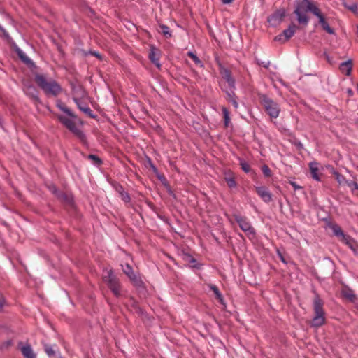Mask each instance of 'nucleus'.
<instances>
[{
    "mask_svg": "<svg viewBox=\"0 0 358 358\" xmlns=\"http://www.w3.org/2000/svg\"><path fill=\"white\" fill-rule=\"evenodd\" d=\"M317 6L310 0H301L296 4L294 13L297 17V21L300 24L307 25L309 19L306 15L307 12H310L313 15L318 11Z\"/></svg>",
    "mask_w": 358,
    "mask_h": 358,
    "instance_id": "1",
    "label": "nucleus"
},
{
    "mask_svg": "<svg viewBox=\"0 0 358 358\" xmlns=\"http://www.w3.org/2000/svg\"><path fill=\"white\" fill-rule=\"evenodd\" d=\"M38 87L48 96H57L62 92V87L54 79L48 78L44 75L38 74L35 77Z\"/></svg>",
    "mask_w": 358,
    "mask_h": 358,
    "instance_id": "2",
    "label": "nucleus"
},
{
    "mask_svg": "<svg viewBox=\"0 0 358 358\" xmlns=\"http://www.w3.org/2000/svg\"><path fill=\"white\" fill-rule=\"evenodd\" d=\"M58 119L62 124H64L69 131H71L81 141H85V136L83 132L77 127L76 122L78 120L76 115H58Z\"/></svg>",
    "mask_w": 358,
    "mask_h": 358,
    "instance_id": "3",
    "label": "nucleus"
},
{
    "mask_svg": "<svg viewBox=\"0 0 358 358\" xmlns=\"http://www.w3.org/2000/svg\"><path fill=\"white\" fill-rule=\"evenodd\" d=\"M314 317L312 320V326L319 327L325 322L324 311L323 310V301L317 294L313 299Z\"/></svg>",
    "mask_w": 358,
    "mask_h": 358,
    "instance_id": "4",
    "label": "nucleus"
},
{
    "mask_svg": "<svg viewBox=\"0 0 358 358\" xmlns=\"http://www.w3.org/2000/svg\"><path fill=\"white\" fill-rule=\"evenodd\" d=\"M103 281L107 284L111 292L116 297L122 296V288L119 280L113 274L112 270L106 271V274L103 276Z\"/></svg>",
    "mask_w": 358,
    "mask_h": 358,
    "instance_id": "5",
    "label": "nucleus"
},
{
    "mask_svg": "<svg viewBox=\"0 0 358 358\" xmlns=\"http://www.w3.org/2000/svg\"><path fill=\"white\" fill-rule=\"evenodd\" d=\"M234 219L235 221L238 224L241 229L245 233L250 239H253L255 238V230L252 227L247 217L240 215H235Z\"/></svg>",
    "mask_w": 358,
    "mask_h": 358,
    "instance_id": "6",
    "label": "nucleus"
},
{
    "mask_svg": "<svg viewBox=\"0 0 358 358\" xmlns=\"http://www.w3.org/2000/svg\"><path fill=\"white\" fill-rule=\"evenodd\" d=\"M261 102L266 113L273 118H277L280 113V108L277 103L266 96L261 97Z\"/></svg>",
    "mask_w": 358,
    "mask_h": 358,
    "instance_id": "7",
    "label": "nucleus"
},
{
    "mask_svg": "<svg viewBox=\"0 0 358 358\" xmlns=\"http://www.w3.org/2000/svg\"><path fill=\"white\" fill-rule=\"evenodd\" d=\"M299 29V27L292 23L287 29H285L282 34L278 35L275 37V41L285 43L291 38Z\"/></svg>",
    "mask_w": 358,
    "mask_h": 358,
    "instance_id": "8",
    "label": "nucleus"
},
{
    "mask_svg": "<svg viewBox=\"0 0 358 358\" xmlns=\"http://www.w3.org/2000/svg\"><path fill=\"white\" fill-rule=\"evenodd\" d=\"M71 90L73 101H76L78 99H85L87 97L85 90L78 84L71 83Z\"/></svg>",
    "mask_w": 358,
    "mask_h": 358,
    "instance_id": "9",
    "label": "nucleus"
},
{
    "mask_svg": "<svg viewBox=\"0 0 358 358\" xmlns=\"http://www.w3.org/2000/svg\"><path fill=\"white\" fill-rule=\"evenodd\" d=\"M285 16V9H280L276 10L273 15H271L268 21L272 25L275 26L279 24L283 20Z\"/></svg>",
    "mask_w": 358,
    "mask_h": 358,
    "instance_id": "10",
    "label": "nucleus"
},
{
    "mask_svg": "<svg viewBox=\"0 0 358 358\" xmlns=\"http://www.w3.org/2000/svg\"><path fill=\"white\" fill-rule=\"evenodd\" d=\"M314 15H315L318 18L319 23L320 24V25L322 26V29L324 31H326L329 34H334V29L329 27L328 22H327L324 16L322 13L320 8L318 9V11H316Z\"/></svg>",
    "mask_w": 358,
    "mask_h": 358,
    "instance_id": "11",
    "label": "nucleus"
},
{
    "mask_svg": "<svg viewBox=\"0 0 358 358\" xmlns=\"http://www.w3.org/2000/svg\"><path fill=\"white\" fill-rule=\"evenodd\" d=\"M122 271L127 275V277L136 285H139L141 283V280L138 278V276L134 273L132 267L126 264L125 265H122Z\"/></svg>",
    "mask_w": 358,
    "mask_h": 358,
    "instance_id": "12",
    "label": "nucleus"
},
{
    "mask_svg": "<svg viewBox=\"0 0 358 358\" xmlns=\"http://www.w3.org/2000/svg\"><path fill=\"white\" fill-rule=\"evenodd\" d=\"M255 189L257 194L264 201L268 203L272 200V195L266 187H257Z\"/></svg>",
    "mask_w": 358,
    "mask_h": 358,
    "instance_id": "13",
    "label": "nucleus"
},
{
    "mask_svg": "<svg viewBox=\"0 0 358 358\" xmlns=\"http://www.w3.org/2000/svg\"><path fill=\"white\" fill-rule=\"evenodd\" d=\"M309 167L312 178L317 181H320V177L319 176V164L315 162H310L309 164Z\"/></svg>",
    "mask_w": 358,
    "mask_h": 358,
    "instance_id": "14",
    "label": "nucleus"
},
{
    "mask_svg": "<svg viewBox=\"0 0 358 358\" xmlns=\"http://www.w3.org/2000/svg\"><path fill=\"white\" fill-rule=\"evenodd\" d=\"M352 61L351 59H348L344 62H342L340 64L339 69L343 73H345L346 76H350L352 71Z\"/></svg>",
    "mask_w": 358,
    "mask_h": 358,
    "instance_id": "15",
    "label": "nucleus"
},
{
    "mask_svg": "<svg viewBox=\"0 0 358 358\" xmlns=\"http://www.w3.org/2000/svg\"><path fill=\"white\" fill-rule=\"evenodd\" d=\"M221 73H222V78L227 82L229 87L234 88L235 80L231 77L230 71L227 69H224L223 71H222Z\"/></svg>",
    "mask_w": 358,
    "mask_h": 358,
    "instance_id": "16",
    "label": "nucleus"
},
{
    "mask_svg": "<svg viewBox=\"0 0 358 358\" xmlns=\"http://www.w3.org/2000/svg\"><path fill=\"white\" fill-rule=\"evenodd\" d=\"M83 99H78L76 101H74L78 106V108L84 113L92 117V110L83 102Z\"/></svg>",
    "mask_w": 358,
    "mask_h": 358,
    "instance_id": "17",
    "label": "nucleus"
},
{
    "mask_svg": "<svg viewBox=\"0 0 358 358\" xmlns=\"http://www.w3.org/2000/svg\"><path fill=\"white\" fill-rule=\"evenodd\" d=\"M21 352L25 358H36L31 347L29 345L22 346Z\"/></svg>",
    "mask_w": 358,
    "mask_h": 358,
    "instance_id": "18",
    "label": "nucleus"
},
{
    "mask_svg": "<svg viewBox=\"0 0 358 358\" xmlns=\"http://www.w3.org/2000/svg\"><path fill=\"white\" fill-rule=\"evenodd\" d=\"M343 6L353 13L355 15L358 16V6L356 3L352 2L348 3L345 0H343Z\"/></svg>",
    "mask_w": 358,
    "mask_h": 358,
    "instance_id": "19",
    "label": "nucleus"
},
{
    "mask_svg": "<svg viewBox=\"0 0 358 358\" xmlns=\"http://www.w3.org/2000/svg\"><path fill=\"white\" fill-rule=\"evenodd\" d=\"M15 52L17 56L21 59L22 62L26 64H29L31 59L27 56V55L18 47L15 48Z\"/></svg>",
    "mask_w": 358,
    "mask_h": 358,
    "instance_id": "20",
    "label": "nucleus"
},
{
    "mask_svg": "<svg viewBox=\"0 0 358 358\" xmlns=\"http://www.w3.org/2000/svg\"><path fill=\"white\" fill-rule=\"evenodd\" d=\"M224 180L227 184V185L230 188H234L236 187V182L235 181L234 177L231 174H226L224 177Z\"/></svg>",
    "mask_w": 358,
    "mask_h": 358,
    "instance_id": "21",
    "label": "nucleus"
},
{
    "mask_svg": "<svg viewBox=\"0 0 358 358\" xmlns=\"http://www.w3.org/2000/svg\"><path fill=\"white\" fill-rule=\"evenodd\" d=\"M57 106L59 108L60 110L63 111L68 116H74V114L72 111L68 108L64 103L59 101L57 103Z\"/></svg>",
    "mask_w": 358,
    "mask_h": 358,
    "instance_id": "22",
    "label": "nucleus"
},
{
    "mask_svg": "<svg viewBox=\"0 0 358 358\" xmlns=\"http://www.w3.org/2000/svg\"><path fill=\"white\" fill-rule=\"evenodd\" d=\"M210 289L214 292L217 299L220 301V303L223 301V297L221 293L220 292L218 288L214 285H209Z\"/></svg>",
    "mask_w": 358,
    "mask_h": 358,
    "instance_id": "23",
    "label": "nucleus"
},
{
    "mask_svg": "<svg viewBox=\"0 0 358 358\" xmlns=\"http://www.w3.org/2000/svg\"><path fill=\"white\" fill-rule=\"evenodd\" d=\"M343 296L351 301H354L356 296L351 289H345L343 291Z\"/></svg>",
    "mask_w": 358,
    "mask_h": 358,
    "instance_id": "24",
    "label": "nucleus"
},
{
    "mask_svg": "<svg viewBox=\"0 0 358 358\" xmlns=\"http://www.w3.org/2000/svg\"><path fill=\"white\" fill-rule=\"evenodd\" d=\"M118 192L120 194L121 199L125 202L128 203L130 201V196L128 194V193L125 192L122 187H120V188L117 189Z\"/></svg>",
    "mask_w": 358,
    "mask_h": 358,
    "instance_id": "25",
    "label": "nucleus"
},
{
    "mask_svg": "<svg viewBox=\"0 0 358 358\" xmlns=\"http://www.w3.org/2000/svg\"><path fill=\"white\" fill-rule=\"evenodd\" d=\"M331 229H332L334 235L336 236L337 237H338L339 238L344 234L341 228L338 225H336V224L332 225Z\"/></svg>",
    "mask_w": 358,
    "mask_h": 358,
    "instance_id": "26",
    "label": "nucleus"
},
{
    "mask_svg": "<svg viewBox=\"0 0 358 358\" xmlns=\"http://www.w3.org/2000/svg\"><path fill=\"white\" fill-rule=\"evenodd\" d=\"M222 113L224 115V122L226 127H229L230 123L229 113L226 108H222Z\"/></svg>",
    "mask_w": 358,
    "mask_h": 358,
    "instance_id": "27",
    "label": "nucleus"
},
{
    "mask_svg": "<svg viewBox=\"0 0 358 358\" xmlns=\"http://www.w3.org/2000/svg\"><path fill=\"white\" fill-rule=\"evenodd\" d=\"M149 58L152 62V63H154L158 68L160 67V64L159 63V59L157 57V55L154 52V50H151V52H150Z\"/></svg>",
    "mask_w": 358,
    "mask_h": 358,
    "instance_id": "28",
    "label": "nucleus"
},
{
    "mask_svg": "<svg viewBox=\"0 0 358 358\" xmlns=\"http://www.w3.org/2000/svg\"><path fill=\"white\" fill-rule=\"evenodd\" d=\"M159 28L162 34L166 37L170 38L171 36V31L169 27L164 24L159 25Z\"/></svg>",
    "mask_w": 358,
    "mask_h": 358,
    "instance_id": "29",
    "label": "nucleus"
},
{
    "mask_svg": "<svg viewBox=\"0 0 358 358\" xmlns=\"http://www.w3.org/2000/svg\"><path fill=\"white\" fill-rule=\"evenodd\" d=\"M347 245L352 250L355 252H357L358 246L357 243L353 238H351L350 241H349V243H347Z\"/></svg>",
    "mask_w": 358,
    "mask_h": 358,
    "instance_id": "30",
    "label": "nucleus"
},
{
    "mask_svg": "<svg viewBox=\"0 0 358 358\" xmlns=\"http://www.w3.org/2000/svg\"><path fill=\"white\" fill-rule=\"evenodd\" d=\"M335 176H336V179L337 182L340 185L346 184L347 180H345V178H344L343 176H342L341 174L336 172V173H335Z\"/></svg>",
    "mask_w": 358,
    "mask_h": 358,
    "instance_id": "31",
    "label": "nucleus"
},
{
    "mask_svg": "<svg viewBox=\"0 0 358 358\" xmlns=\"http://www.w3.org/2000/svg\"><path fill=\"white\" fill-rule=\"evenodd\" d=\"M262 171L266 177H270L271 176V171L267 165L262 166Z\"/></svg>",
    "mask_w": 358,
    "mask_h": 358,
    "instance_id": "32",
    "label": "nucleus"
},
{
    "mask_svg": "<svg viewBox=\"0 0 358 358\" xmlns=\"http://www.w3.org/2000/svg\"><path fill=\"white\" fill-rule=\"evenodd\" d=\"M346 185L351 188L352 192L358 189V184L355 181H346Z\"/></svg>",
    "mask_w": 358,
    "mask_h": 358,
    "instance_id": "33",
    "label": "nucleus"
},
{
    "mask_svg": "<svg viewBox=\"0 0 358 358\" xmlns=\"http://www.w3.org/2000/svg\"><path fill=\"white\" fill-rule=\"evenodd\" d=\"M241 169L245 173H250L251 171L250 166L248 163H246L245 162H241Z\"/></svg>",
    "mask_w": 358,
    "mask_h": 358,
    "instance_id": "34",
    "label": "nucleus"
},
{
    "mask_svg": "<svg viewBox=\"0 0 358 358\" xmlns=\"http://www.w3.org/2000/svg\"><path fill=\"white\" fill-rule=\"evenodd\" d=\"M44 349H45V352L47 353V355H48V356H50H50H52V355H55V351L53 350V349H52V346H50V345H45L44 346Z\"/></svg>",
    "mask_w": 358,
    "mask_h": 358,
    "instance_id": "35",
    "label": "nucleus"
},
{
    "mask_svg": "<svg viewBox=\"0 0 358 358\" xmlns=\"http://www.w3.org/2000/svg\"><path fill=\"white\" fill-rule=\"evenodd\" d=\"M187 55H188L190 58H192L196 64H200L201 63V60H200V59L196 57V55L194 53H193L192 52H189L187 53Z\"/></svg>",
    "mask_w": 358,
    "mask_h": 358,
    "instance_id": "36",
    "label": "nucleus"
},
{
    "mask_svg": "<svg viewBox=\"0 0 358 358\" xmlns=\"http://www.w3.org/2000/svg\"><path fill=\"white\" fill-rule=\"evenodd\" d=\"M88 157L92 159L95 164L99 165L101 164V160L96 155H90Z\"/></svg>",
    "mask_w": 358,
    "mask_h": 358,
    "instance_id": "37",
    "label": "nucleus"
},
{
    "mask_svg": "<svg viewBox=\"0 0 358 358\" xmlns=\"http://www.w3.org/2000/svg\"><path fill=\"white\" fill-rule=\"evenodd\" d=\"M351 237L348 235H346V234H343L341 238H340V240L341 241H342L343 243H344L345 244L347 245V243H349V241H350L351 240Z\"/></svg>",
    "mask_w": 358,
    "mask_h": 358,
    "instance_id": "38",
    "label": "nucleus"
},
{
    "mask_svg": "<svg viewBox=\"0 0 358 358\" xmlns=\"http://www.w3.org/2000/svg\"><path fill=\"white\" fill-rule=\"evenodd\" d=\"M229 101L231 102L233 106L236 109L238 107V103L236 101V99L234 97V95L229 94Z\"/></svg>",
    "mask_w": 358,
    "mask_h": 358,
    "instance_id": "39",
    "label": "nucleus"
},
{
    "mask_svg": "<svg viewBox=\"0 0 358 358\" xmlns=\"http://www.w3.org/2000/svg\"><path fill=\"white\" fill-rule=\"evenodd\" d=\"M90 54L93 55V56H95L97 58H99V59H102V56L98 52H96V51H90Z\"/></svg>",
    "mask_w": 358,
    "mask_h": 358,
    "instance_id": "40",
    "label": "nucleus"
},
{
    "mask_svg": "<svg viewBox=\"0 0 358 358\" xmlns=\"http://www.w3.org/2000/svg\"><path fill=\"white\" fill-rule=\"evenodd\" d=\"M5 304H6L5 299L4 298L0 299V312L2 310Z\"/></svg>",
    "mask_w": 358,
    "mask_h": 358,
    "instance_id": "41",
    "label": "nucleus"
},
{
    "mask_svg": "<svg viewBox=\"0 0 358 358\" xmlns=\"http://www.w3.org/2000/svg\"><path fill=\"white\" fill-rule=\"evenodd\" d=\"M290 185L293 187V188L294 189V190H297V189H299L301 188V186L298 185L296 182H290Z\"/></svg>",
    "mask_w": 358,
    "mask_h": 358,
    "instance_id": "42",
    "label": "nucleus"
},
{
    "mask_svg": "<svg viewBox=\"0 0 358 358\" xmlns=\"http://www.w3.org/2000/svg\"><path fill=\"white\" fill-rule=\"evenodd\" d=\"M234 0H222L223 3L228 4L233 1Z\"/></svg>",
    "mask_w": 358,
    "mask_h": 358,
    "instance_id": "43",
    "label": "nucleus"
},
{
    "mask_svg": "<svg viewBox=\"0 0 358 358\" xmlns=\"http://www.w3.org/2000/svg\"><path fill=\"white\" fill-rule=\"evenodd\" d=\"M348 94H349L350 95H352V94H353V92H352V90H348Z\"/></svg>",
    "mask_w": 358,
    "mask_h": 358,
    "instance_id": "44",
    "label": "nucleus"
},
{
    "mask_svg": "<svg viewBox=\"0 0 358 358\" xmlns=\"http://www.w3.org/2000/svg\"><path fill=\"white\" fill-rule=\"evenodd\" d=\"M52 192H53L54 193H56L55 187H52Z\"/></svg>",
    "mask_w": 358,
    "mask_h": 358,
    "instance_id": "45",
    "label": "nucleus"
},
{
    "mask_svg": "<svg viewBox=\"0 0 358 358\" xmlns=\"http://www.w3.org/2000/svg\"><path fill=\"white\" fill-rule=\"evenodd\" d=\"M0 30L5 31V30L0 26Z\"/></svg>",
    "mask_w": 358,
    "mask_h": 358,
    "instance_id": "46",
    "label": "nucleus"
},
{
    "mask_svg": "<svg viewBox=\"0 0 358 358\" xmlns=\"http://www.w3.org/2000/svg\"><path fill=\"white\" fill-rule=\"evenodd\" d=\"M281 260L285 262V259H283L282 257H281Z\"/></svg>",
    "mask_w": 358,
    "mask_h": 358,
    "instance_id": "47",
    "label": "nucleus"
},
{
    "mask_svg": "<svg viewBox=\"0 0 358 358\" xmlns=\"http://www.w3.org/2000/svg\"><path fill=\"white\" fill-rule=\"evenodd\" d=\"M357 92H358V84H357Z\"/></svg>",
    "mask_w": 358,
    "mask_h": 358,
    "instance_id": "48",
    "label": "nucleus"
},
{
    "mask_svg": "<svg viewBox=\"0 0 358 358\" xmlns=\"http://www.w3.org/2000/svg\"><path fill=\"white\" fill-rule=\"evenodd\" d=\"M357 191H358V189H357Z\"/></svg>",
    "mask_w": 358,
    "mask_h": 358,
    "instance_id": "49",
    "label": "nucleus"
}]
</instances>
